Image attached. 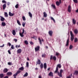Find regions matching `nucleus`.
Returning a JSON list of instances; mask_svg holds the SVG:
<instances>
[{
    "instance_id": "obj_56",
    "label": "nucleus",
    "mask_w": 78,
    "mask_h": 78,
    "mask_svg": "<svg viewBox=\"0 0 78 78\" xmlns=\"http://www.w3.org/2000/svg\"><path fill=\"white\" fill-rule=\"evenodd\" d=\"M4 45H5V44H3V45H2V46H0V47H4Z\"/></svg>"
},
{
    "instance_id": "obj_7",
    "label": "nucleus",
    "mask_w": 78,
    "mask_h": 78,
    "mask_svg": "<svg viewBox=\"0 0 78 78\" xmlns=\"http://www.w3.org/2000/svg\"><path fill=\"white\" fill-rule=\"evenodd\" d=\"M12 74V73L11 72H8L6 73V75H8V76H11Z\"/></svg>"
},
{
    "instance_id": "obj_1",
    "label": "nucleus",
    "mask_w": 78,
    "mask_h": 78,
    "mask_svg": "<svg viewBox=\"0 0 78 78\" xmlns=\"http://www.w3.org/2000/svg\"><path fill=\"white\" fill-rule=\"evenodd\" d=\"M62 66L61 65V64H59L57 65L56 67V70L55 71V73H58V75L59 76V77H62V73H63V70L62 69H60L59 72L58 71V67L59 68H61Z\"/></svg>"
},
{
    "instance_id": "obj_4",
    "label": "nucleus",
    "mask_w": 78,
    "mask_h": 78,
    "mask_svg": "<svg viewBox=\"0 0 78 78\" xmlns=\"http://www.w3.org/2000/svg\"><path fill=\"white\" fill-rule=\"evenodd\" d=\"M53 58L54 60H56V56H54L53 57L52 55H51L50 57V60H52Z\"/></svg>"
},
{
    "instance_id": "obj_57",
    "label": "nucleus",
    "mask_w": 78,
    "mask_h": 78,
    "mask_svg": "<svg viewBox=\"0 0 78 78\" xmlns=\"http://www.w3.org/2000/svg\"><path fill=\"white\" fill-rule=\"evenodd\" d=\"M11 62H8V64L10 66H11Z\"/></svg>"
},
{
    "instance_id": "obj_16",
    "label": "nucleus",
    "mask_w": 78,
    "mask_h": 78,
    "mask_svg": "<svg viewBox=\"0 0 78 78\" xmlns=\"http://www.w3.org/2000/svg\"><path fill=\"white\" fill-rule=\"evenodd\" d=\"M3 9L4 10L5 9V8L6 7V4H4L3 6Z\"/></svg>"
},
{
    "instance_id": "obj_6",
    "label": "nucleus",
    "mask_w": 78,
    "mask_h": 78,
    "mask_svg": "<svg viewBox=\"0 0 78 78\" xmlns=\"http://www.w3.org/2000/svg\"><path fill=\"white\" fill-rule=\"evenodd\" d=\"M48 76L53 77L54 76V74L52 72H50L49 73Z\"/></svg>"
},
{
    "instance_id": "obj_43",
    "label": "nucleus",
    "mask_w": 78,
    "mask_h": 78,
    "mask_svg": "<svg viewBox=\"0 0 78 78\" xmlns=\"http://www.w3.org/2000/svg\"><path fill=\"white\" fill-rule=\"evenodd\" d=\"M60 55V54L59 52H56L55 55H57V56H58Z\"/></svg>"
},
{
    "instance_id": "obj_51",
    "label": "nucleus",
    "mask_w": 78,
    "mask_h": 78,
    "mask_svg": "<svg viewBox=\"0 0 78 78\" xmlns=\"http://www.w3.org/2000/svg\"><path fill=\"white\" fill-rule=\"evenodd\" d=\"M8 52L9 55H11V51H10V50H8Z\"/></svg>"
},
{
    "instance_id": "obj_35",
    "label": "nucleus",
    "mask_w": 78,
    "mask_h": 78,
    "mask_svg": "<svg viewBox=\"0 0 78 78\" xmlns=\"http://www.w3.org/2000/svg\"><path fill=\"white\" fill-rule=\"evenodd\" d=\"M21 72V71L20 70H18L17 71V72L16 73L17 74V75H18L19 73H20Z\"/></svg>"
},
{
    "instance_id": "obj_38",
    "label": "nucleus",
    "mask_w": 78,
    "mask_h": 78,
    "mask_svg": "<svg viewBox=\"0 0 78 78\" xmlns=\"http://www.w3.org/2000/svg\"><path fill=\"white\" fill-rule=\"evenodd\" d=\"M16 8H18V7H19V4H17L15 6Z\"/></svg>"
},
{
    "instance_id": "obj_39",
    "label": "nucleus",
    "mask_w": 78,
    "mask_h": 78,
    "mask_svg": "<svg viewBox=\"0 0 78 78\" xmlns=\"http://www.w3.org/2000/svg\"><path fill=\"white\" fill-rule=\"evenodd\" d=\"M22 19L23 21H25V20H26V19H25V16H24L22 17Z\"/></svg>"
},
{
    "instance_id": "obj_48",
    "label": "nucleus",
    "mask_w": 78,
    "mask_h": 78,
    "mask_svg": "<svg viewBox=\"0 0 78 78\" xmlns=\"http://www.w3.org/2000/svg\"><path fill=\"white\" fill-rule=\"evenodd\" d=\"M7 45H8L9 46V47H10V46L11 45V44L10 43H8L7 44Z\"/></svg>"
},
{
    "instance_id": "obj_25",
    "label": "nucleus",
    "mask_w": 78,
    "mask_h": 78,
    "mask_svg": "<svg viewBox=\"0 0 78 78\" xmlns=\"http://www.w3.org/2000/svg\"><path fill=\"white\" fill-rule=\"evenodd\" d=\"M47 63H44V69H46L47 68Z\"/></svg>"
},
{
    "instance_id": "obj_21",
    "label": "nucleus",
    "mask_w": 78,
    "mask_h": 78,
    "mask_svg": "<svg viewBox=\"0 0 78 78\" xmlns=\"http://www.w3.org/2000/svg\"><path fill=\"white\" fill-rule=\"evenodd\" d=\"M19 70H24V68H23V67H21L19 69Z\"/></svg>"
},
{
    "instance_id": "obj_53",
    "label": "nucleus",
    "mask_w": 78,
    "mask_h": 78,
    "mask_svg": "<svg viewBox=\"0 0 78 78\" xmlns=\"http://www.w3.org/2000/svg\"><path fill=\"white\" fill-rule=\"evenodd\" d=\"M11 48H12V49H14V46L13 45H11Z\"/></svg>"
},
{
    "instance_id": "obj_12",
    "label": "nucleus",
    "mask_w": 78,
    "mask_h": 78,
    "mask_svg": "<svg viewBox=\"0 0 78 78\" xmlns=\"http://www.w3.org/2000/svg\"><path fill=\"white\" fill-rule=\"evenodd\" d=\"M8 71V69H7V68L4 69L3 71L4 73H6V72H7Z\"/></svg>"
},
{
    "instance_id": "obj_24",
    "label": "nucleus",
    "mask_w": 78,
    "mask_h": 78,
    "mask_svg": "<svg viewBox=\"0 0 78 78\" xmlns=\"http://www.w3.org/2000/svg\"><path fill=\"white\" fill-rule=\"evenodd\" d=\"M20 35L21 36V37H23V36H24V35H23V33H21L20 32Z\"/></svg>"
},
{
    "instance_id": "obj_13",
    "label": "nucleus",
    "mask_w": 78,
    "mask_h": 78,
    "mask_svg": "<svg viewBox=\"0 0 78 78\" xmlns=\"http://www.w3.org/2000/svg\"><path fill=\"white\" fill-rule=\"evenodd\" d=\"M14 13H12L11 12H9V15L10 16H14Z\"/></svg>"
},
{
    "instance_id": "obj_60",
    "label": "nucleus",
    "mask_w": 78,
    "mask_h": 78,
    "mask_svg": "<svg viewBox=\"0 0 78 78\" xmlns=\"http://www.w3.org/2000/svg\"><path fill=\"white\" fill-rule=\"evenodd\" d=\"M59 5H60V4L61 3V0H59Z\"/></svg>"
},
{
    "instance_id": "obj_10",
    "label": "nucleus",
    "mask_w": 78,
    "mask_h": 78,
    "mask_svg": "<svg viewBox=\"0 0 78 78\" xmlns=\"http://www.w3.org/2000/svg\"><path fill=\"white\" fill-rule=\"evenodd\" d=\"M17 53H21L22 52V49H18L17 51Z\"/></svg>"
},
{
    "instance_id": "obj_42",
    "label": "nucleus",
    "mask_w": 78,
    "mask_h": 78,
    "mask_svg": "<svg viewBox=\"0 0 78 78\" xmlns=\"http://www.w3.org/2000/svg\"><path fill=\"white\" fill-rule=\"evenodd\" d=\"M25 24H26V23L25 22H24L23 23L22 25L23 27H25Z\"/></svg>"
},
{
    "instance_id": "obj_63",
    "label": "nucleus",
    "mask_w": 78,
    "mask_h": 78,
    "mask_svg": "<svg viewBox=\"0 0 78 78\" xmlns=\"http://www.w3.org/2000/svg\"><path fill=\"white\" fill-rule=\"evenodd\" d=\"M76 12L77 13H78V9H77V10H76Z\"/></svg>"
},
{
    "instance_id": "obj_19",
    "label": "nucleus",
    "mask_w": 78,
    "mask_h": 78,
    "mask_svg": "<svg viewBox=\"0 0 78 78\" xmlns=\"http://www.w3.org/2000/svg\"><path fill=\"white\" fill-rule=\"evenodd\" d=\"M12 34L14 36H15L16 35V33L15 30H12Z\"/></svg>"
},
{
    "instance_id": "obj_50",
    "label": "nucleus",
    "mask_w": 78,
    "mask_h": 78,
    "mask_svg": "<svg viewBox=\"0 0 78 78\" xmlns=\"http://www.w3.org/2000/svg\"><path fill=\"white\" fill-rule=\"evenodd\" d=\"M40 44H42L41 40V38H40Z\"/></svg>"
},
{
    "instance_id": "obj_3",
    "label": "nucleus",
    "mask_w": 78,
    "mask_h": 78,
    "mask_svg": "<svg viewBox=\"0 0 78 78\" xmlns=\"http://www.w3.org/2000/svg\"><path fill=\"white\" fill-rule=\"evenodd\" d=\"M35 52L38 51L39 50V46H37L35 48Z\"/></svg>"
},
{
    "instance_id": "obj_49",
    "label": "nucleus",
    "mask_w": 78,
    "mask_h": 78,
    "mask_svg": "<svg viewBox=\"0 0 78 78\" xmlns=\"http://www.w3.org/2000/svg\"><path fill=\"white\" fill-rule=\"evenodd\" d=\"M30 45H34V43H33L32 41H30Z\"/></svg>"
},
{
    "instance_id": "obj_17",
    "label": "nucleus",
    "mask_w": 78,
    "mask_h": 78,
    "mask_svg": "<svg viewBox=\"0 0 78 78\" xmlns=\"http://www.w3.org/2000/svg\"><path fill=\"white\" fill-rule=\"evenodd\" d=\"M2 27L6 26V23L5 22H2Z\"/></svg>"
},
{
    "instance_id": "obj_30",
    "label": "nucleus",
    "mask_w": 78,
    "mask_h": 78,
    "mask_svg": "<svg viewBox=\"0 0 78 78\" xmlns=\"http://www.w3.org/2000/svg\"><path fill=\"white\" fill-rule=\"evenodd\" d=\"M17 23L19 25H21V24H20V21L19 20H17Z\"/></svg>"
},
{
    "instance_id": "obj_40",
    "label": "nucleus",
    "mask_w": 78,
    "mask_h": 78,
    "mask_svg": "<svg viewBox=\"0 0 78 78\" xmlns=\"http://www.w3.org/2000/svg\"><path fill=\"white\" fill-rule=\"evenodd\" d=\"M73 48V46L72 44H70L69 47V49H71Z\"/></svg>"
},
{
    "instance_id": "obj_2",
    "label": "nucleus",
    "mask_w": 78,
    "mask_h": 78,
    "mask_svg": "<svg viewBox=\"0 0 78 78\" xmlns=\"http://www.w3.org/2000/svg\"><path fill=\"white\" fill-rule=\"evenodd\" d=\"M70 35L71 36V41H73L74 39V35L72 31H70Z\"/></svg>"
},
{
    "instance_id": "obj_36",
    "label": "nucleus",
    "mask_w": 78,
    "mask_h": 78,
    "mask_svg": "<svg viewBox=\"0 0 78 78\" xmlns=\"http://www.w3.org/2000/svg\"><path fill=\"white\" fill-rule=\"evenodd\" d=\"M78 41V38H75L74 40V42H76Z\"/></svg>"
},
{
    "instance_id": "obj_47",
    "label": "nucleus",
    "mask_w": 78,
    "mask_h": 78,
    "mask_svg": "<svg viewBox=\"0 0 78 78\" xmlns=\"http://www.w3.org/2000/svg\"><path fill=\"white\" fill-rule=\"evenodd\" d=\"M73 1L75 3H78V0H73Z\"/></svg>"
},
{
    "instance_id": "obj_32",
    "label": "nucleus",
    "mask_w": 78,
    "mask_h": 78,
    "mask_svg": "<svg viewBox=\"0 0 78 78\" xmlns=\"http://www.w3.org/2000/svg\"><path fill=\"white\" fill-rule=\"evenodd\" d=\"M51 6L54 8L55 9H56V7L55 6V5L53 4L51 5Z\"/></svg>"
},
{
    "instance_id": "obj_41",
    "label": "nucleus",
    "mask_w": 78,
    "mask_h": 78,
    "mask_svg": "<svg viewBox=\"0 0 78 78\" xmlns=\"http://www.w3.org/2000/svg\"><path fill=\"white\" fill-rule=\"evenodd\" d=\"M37 64L39 65V59H38V61L37 62L36 65H37Z\"/></svg>"
},
{
    "instance_id": "obj_61",
    "label": "nucleus",
    "mask_w": 78,
    "mask_h": 78,
    "mask_svg": "<svg viewBox=\"0 0 78 78\" xmlns=\"http://www.w3.org/2000/svg\"><path fill=\"white\" fill-rule=\"evenodd\" d=\"M4 78H8V76H5Z\"/></svg>"
},
{
    "instance_id": "obj_64",
    "label": "nucleus",
    "mask_w": 78,
    "mask_h": 78,
    "mask_svg": "<svg viewBox=\"0 0 78 78\" xmlns=\"http://www.w3.org/2000/svg\"><path fill=\"white\" fill-rule=\"evenodd\" d=\"M46 48H47V49H48V46H46Z\"/></svg>"
},
{
    "instance_id": "obj_28",
    "label": "nucleus",
    "mask_w": 78,
    "mask_h": 78,
    "mask_svg": "<svg viewBox=\"0 0 78 78\" xmlns=\"http://www.w3.org/2000/svg\"><path fill=\"white\" fill-rule=\"evenodd\" d=\"M46 57V54L45 53L42 54V57Z\"/></svg>"
},
{
    "instance_id": "obj_37",
    "label": "nucleus",
    "mask_w": 78,
    "mask_h": 78,
    "mask_svg": "<svg viewBox=\"0 0 78 78\" xmlns=\"http://www.w3.org/2000/svg\"><path fill=\"white\" fill-rule=\"evenodd\" d=\"M26 66L27 67H29V63L28 62H27Z\"/></svg>"
},
{
    "instance_id": "obj_29",
    "label": "nucleus",
    "mask_w": 78,
    "mask_h": 78,
    "mask_svg": "<svg viewBox=\"0 0 78 78\" xmlns=\"http://www.w3.org/2000/svg\"><path fill=\"white\" fill-rule=\"evenodd\" d=\"M28 73H26L23 76L24 77H25V76H28Z\"/></svg>"
},
{
    "instance_id": "obj_14",
    "label": "nucleus",
    "mask_w": 78,
    "mask_h": 78,
    "mask_svg": "<svg viewBox=\"0 0 78 78\" xmlns=\"http://www.w3.org/2000/svg\"><path fill=\"white\" fill-rule=\"evenodd\" d=\"M73 74L74 75H77V74H78V71H75L74 73H73Z\"/></svg>"
},
{
    "instance_id": "obj_55",
    "label": "nucleus",
    "mask_w": 78,
    "mask_h": 78,
    "mask_svg": "<svg viewBox=\"0 0 78 78\" xmlns=\"http://www.w3.org/2000/svg\"><path fill=\"white\" fill-rule=\"evenodd\" d=\"M24 29L23 28V32H22V33H23H23H24Z\"/></svg>"
},
{
    "instance_id": "obj_11",
    "label": "nucleus",
    "mask_w": 78,
    "mask_h": 78,
    "mask_svg": "<svg viewBox=\"0 0 78 78\" xmlns=\"http://www.w3.org/2000/svg\"><path fill=\"white\" fill-rule=\"evenodd\" d=\"M44 17H47V14L45 12H44L43 13Z\"/></svg>"
},
{
    "instance_id": "obj_62",
    "label": "nucleus",
    "mask_w": 78,
    "mask_h": 78,
    "mask_svg": "<svg viewBox=\"0 0 78 78\" xmlns=\"http://www.w3.org/2000/svg\"><path fill=\"white\" fill-rule=\"evenodd\" d=\"M67 78H71V77H70V76H69L67 77Z\"/></svg>"
},
{
    "instance_id": "obj_44",
    "label": "nucleus",
    "mask_w": 78,
    "mask_h": 78,
    "mask_svg": "<svg viewBox=\"0 0 78 78\" xmlns=\"http://www.w3.org/2000/svg\"><path fill=\"white\" fill-rule=\"evenodd\" d=\"M20 47V45H19L18 46L17 45H16L15 46L16 48H19Z\"/></svg>"
},
{
    "instance_id": "obj_9",
    "label": "nucleus",
    "mask_w": 78,
    "mask_h": 78,
    "mask_svg": "<svg viewBox=\"0 0 78 78\" xmlns=\"http://www.w3.org/2000/svg\"><path fill=\"white\" fill-rule=\"evenodd\" d=\"M71 8H72V7H71L70 5H69L68 8V11L69 12H71Z\"/></svg>"
},
{
    "instance_id": "obj_33",
    "label": "nucleus",
    "mask_w": 78,
    "mask_h": 78,
    "mask_svg": "<svg viewBox=\"0 0 78 78\" xmlns=\"http://www.w3.org/2000/svg\"><path fill=\"white\" fill-rule=\"evenodd\" d=\"M51 20H53L54 22H55V19H54V18H53V17H51Z\"/></svg>"
},
{
    "instance_id": "obj_59",
    "label": "nucleus",
    "mask_w": 78,
    "mask_h": 78,
    "mask_svg": "<svg viewBox=\"0 0 78 78\" xmlns=\"http://www.w3.org/2000/svg\"><path fill=\"white\" fill-rule=\"evenodd\" d=\"M67 24L68 25V26L69 25V24H70V21H69V22H67Z\"/></svg>"
},
{
    "instance_id": "obj_54",
    "label": "nucleus",
    "mask_w": 78,
    "mask_h": 78,
    "mask_svg": "<svg viewBox=\"0 0 78 78\" xmlns=\"http://www.w3.org/2000/svg\"><path fill=\"white\" fill-rule=\"evenodd\" d=\"M14 41H15V42H16L17 41V39H14Z\"/></svg>"
},
{
    "instance_id": "obj_34",
    "label": "nucleus",
    "mask_w": 78,
    "mask_h": 78,
    "mask_svg": "<svg viewBox=\"0 0 78 78\" xmlns=\"http://www.w3.org/2000/svg\"><path fill=\"white\" fill-rule=\"evenodd\" d=\"M24 43L25 44H26V45H28V41H27V40L24 41Z\"/></svg>"
},
{
    "instance_id": "obj_26",
    "label": "nucleus",
    "mask_w": 78,
    "mask_h": 78,
    "mask_svg": "<svg viewBox=\"0 0 78 78\" xmlns=\"http://www.w3.org/2000/svg\"><path fill=\"white\" fill-rule=\"evenodd\" d=\"M4 77V75L3 74H0V77L1 78H3Z\"/></svg>"
},
{
    "instance_id": "obj_18",
    "label": "nucleus",
    "mask_w": 78,
    "mask_h": 78,
    "mask_svg": "<svg viewBox=\"0 0 78 78\" xmlns=\"http://www.w3.org/2000/svg\"><path fill=\"white\" fill-rule=\"evenodd\" d=\"M74 32L76 34H77L78 32V30L77 29H76L74 30Z\"/></svg>"
},
{
    "instance_id": "obj_58",
    "label": "nucleus",
    "mask_w": 78,
    "mask_h": 78,
    "mask_svg": "<svg viewBox=\"0 0 78 78\" xmlns=\"http://www.w3.org/2000/svg\"><path fill=\"white\" fill-rule=\"evenodd\" d=\"M10 2H8V3H7V5H10Z\"/></svg>"
},
{
    "instance_id": "obj_31",
    "label": "nucleus",
    "mask_w": 78,
    "mask_h": 78,
    "mask_svg": "<svg viewBox=\"0 0 78 78\" xmlns=\"http://www.w3.org/2000/svg\"><path fill=\"white\" fill-rule=\"evenodd\" d=\"M40 67H41V69H42L43 68V63H41V65H40Z\"/></svg>"
},
{
    "instance_id": "obj_52",
    "label": "nucleus",
    "mask_w": 78,
    "mask_h": 78,
    "mask_svg": "<svg viewBox=\"0 0 78 78\" xmlns=\"http://www.w3.org/2000/svg\"><path fill=\"white\" fill-rule=\"evenodd\" d=\"M32 38H33V39H34L36 40V39L37 37H36L34 36L33 37H32Z\"/></svg>"
},
{
    "instance_id": "obj_46",
    "label": "nucleus",
    "mask_w": 78,
    "mask_h": 78,
    "mask_svg": "<svg viewBox=\"0 0 78 78\" xmlns=\"http://www.w3.org/2000/svg\"><path fill=\"white\" fill-rule=\"evenodd\" d=\"M2 2L3 3H6V1H5V0H2Z\"/></svg>"
},
{
    "instance_id": "obj_5",
    "label": "nucleus",
    "mask_w": 78,
    "mask_h": 78,
    "mask_svg": "<svg viewBox=\"0 0 78 78\" xmlns=\"http://www.w3.org/2000/svg\"><path fill=\"white\" fill-rule=\"evenodd\" d=\"M53 32L52 30H49L48 32V34L50 36H52Z\"/></svg>"
},
{
    "instance_id": "obj_27",
    "label": "nucleus",
    "mask_w": 78,
    "mask_h": 78,
    "mask_svg": "<svg viewBox=\"0 0 78 78\" xmlns=\"http://www.w3.org/2000/svg\"><path fill=\"white\" fill-rule=\"evenodd\" d=\"M56 4L58 6H59V5H60V3L59 2H58V1H57L56 2Z\"/></svg>"
},
{
    "instance_id": "obj_20",
    "label": "nucleus",
    "mask_w": 78,
    "mask_h": 78,
    "mask_svg": "<svg viewBox=\"0 0 78 78\" xmlns=\"http://www.w3.org/2000/svg\"><path fill=\"white\" fill-rule=\"evenodd\" d=\"M4 16L5 17H8V15L6 12H5L4 13Z\"/></svg>"
},
{
    "instance_id": "obj_23",
    "label": "nucleus",
    "mask_w": 78,
    "mask_h": 78,
    "mask_svg": "<svg viewBox=\"0 0 78 78\" xmlns=\"http://www.w3.org/2000/svg\"><path fill=\"white\" fill-rule=\"evenodd\" d=\"M28 14H29V15L30 17H31V18H32V17H33V15H32V14H31V12H28Z\"/></svg>"
},
{
    "instance_id": "obj_8",
    "label": "nucleus",
    "mask_w": 78,
    "mask_h": 78,
    "mask_svg": "<svg viewBox=\"0 0 78 78\" xmlns=\"http://www.w3.org/2000/svg\"><path fill=\"white\" fill-rule=\"evenodd\" d=\"M69 38H68L66 41V46H68L69 45Z\"/></svg>"
},
{
    "instance_id": "obj_15",
    "label": "nucleus",
    "mask_w": 78,
    "mask_h": 78,
    "mask_svg": "<svg viewBox=\"0 0 78 78\" xmlns=\"http://www.w3.org/2000/svg\"><path fill=\"white\" fill-rule=\"evenodd\" d=\"M1 17V20L2 22H3L5 20V18L3 17V16H0Z\"/></svg>"
},
{
    "instance_id": "obj_45",
    "label": "nucleus",
    "mask_w": 78,
    "mask_h": 78,
    "mask_svg": "<svg viewBox=\"0 0 78 78\" xmlns=\"http://www.w3.org/2000/svg\"><path fill=\"white\" fill-rule=\"evenodd\" d=\"M17 74L16 73L14 74L13 75V76H14V77H15V78H16V76H17Z\"/></svg>"
},
{
    "instance_id": "obj_22",
    "label": "nucleus",
    "mask_w": 78,
    "mask_h": 78,
    "mask_svg": "<svg viewBox=\"0 0 78 78\" xmlns=\"http://www.w3.org/2000/svg\"><path fill=\"white\" fill-rule=\"evenodd\" d=\"M73 22L74 24H76V21L74 18L73 19Z\"/></svg>"
}]
</instances>
